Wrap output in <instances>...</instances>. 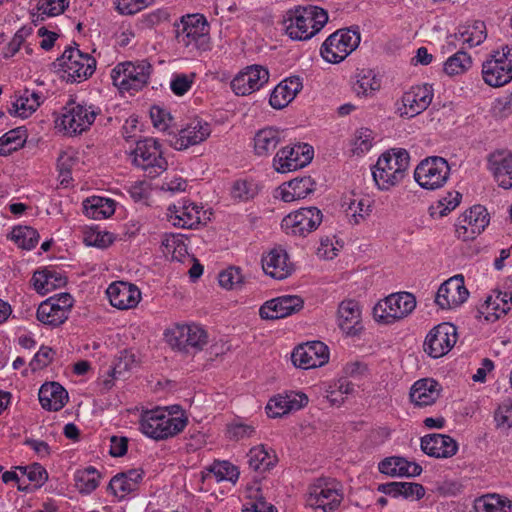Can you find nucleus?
I'll return each mask as SVG.
<instances>
[{
  "mask_svg": "<svg viewBox=\"0 0 512 512\" xmlns=\"http://www.w3.org/2000/svg\"><path fill=\"white\" fill-rule=\"evenodd\" d=\"M69 0H37L34 10L31 12L33 22L44 21L46 18L56 17L65 12L69 7Z\"/></svg>",
  "mask_w": 512,
  "mask_h": 512,
  "instance_id": "47",
  "label": "nucleus"
},
{
  "mask_svg": "<svg viewBox=\"0 0 512 512\" xmlns=\"http://www.w3.org/2000/svg\"><path fill=\"white\" fill-rule=\"evenodd\" d=\"M74 299L69 293H59L40 303L36 318L51 328L59 327L69 317Z\"/></svg>",
  "mask_w": 512,
  "mask_h": 512,
  "instance_id": "15",
  "label": "nucleus"
},
{
  "mask_svg": "<svg viewBox=\"0 0 512 512\" xmlns=\"http://www.w3.org/2000/svg\"><path fill=\"white\" fill-rule=\"evenodd\" d=\"M152 66L146 60L118 63L111 70V79L121 92H135L144 88L149 81Z\"/></svg>",
  "mask_w": 512,
  "mask_h": 512,
  "instance_id": "6",
  "label": "nucleus"
},
{
  "mask_svg": "<svg viewBox=\"0 0 512 512\" xmlns=\"http://www.w3.org/2000/svg\"><path fill=\"white\" fill-rule=\"evenodd\" d=\"M9 238L19 248L31 250L37 245L39 234L36 229L30 226H16L12 229Z\"/></svg>",
  "mask_w": 512,
  "mask_h": 512,
  "instance_id": "51",
  "label": "nucleus"
},
{
  "mask_svg": "<svg viewBox=\"0 0 512 512\" xmlns=\"http://www.w3.org/2000/svg\"><path fill=\"white\" fill-rule=\"evenodd\" d=\"M343 500L341 485L335 479L318 478L308 488L306 503L324 512L336 510Z\"/></svg>",
  "mask_w": 512,
  "mask_h": 512,
  "instance_id": "11",
  "label": "nucleus"
},
{
  "mask_svg": "<svg viewBox=\"0 0 512 512\" xmlns=\"http://www.w3.org/2000/svg\"><path fill=\"white\" fill-rule=\"evenodd\" d=\"M434 91L431 85L412 86L402 96V107H398L401 117L413 118L425 111L432 102Z\"/></svg>",
  "mask_w": 512,
  "mask_h": 512,
  "instance_id": "22",
  "label": "nucleus"
},
{
  "mask_svg": "<svg viewBox=\"0 0 512 512\" xmlns=\"http://www.w3.org/2000/svg\"><path fill=\"white\" fill-rule=\"evenodd\" d=\"M314 155L313 147L307 143L281 148L273 158V167L279 173H288L308 165Z\"/></svg>",
  "mask_w": 512,
  "mask_h": 512,
  "instance_id": "16",
  "label": "nucleus"
},
{
  "mask_svg": "<svg viewBox=\"0 0 512 512\" xmlns=\"http://www.w3.org/2000/svg\"><path fill=\"white\" fill-rule=\"evenodd\" d=\"M257 194V187L254 183L246 180H237L231 188V196L239 201H248Z\"/></svg>",
  "mask_w": 512,
  "mask_h": 512,
  "instance_id": "60",
  "label": "nucleus"
},
{
  "mask_svg": "<svg viewBox=\"0 0 512 512\" xmlns=\"http://www.w3.org/2000/svg\"><path fill=\"white\" fill-rule=\"evenodd\" d=\"M457 329L451 323H441L432 328L426 335L423 348L432 358L446 355L456 344Z\"/></svg>",
  "mask_w": 512,
  "mask_h": 512,
  "instance_id": "18",
  "label": "nucleus"
},
{
  "mask_svg": "<svg viewBox=\"0 0 512 512\" xmlns=\"http://www.w3.org/2000/svg\"><path fill=\"white\" fill-rule=\"evenodd\" d=\"M450 175V167L446 159L431 156L422 160L414 171V179L426 190H436L444 186Z\"/></svg>",
  "mask_w": 512,
  "mask_h": 512,
  "instance_id": "13",
  "label": "nucleus"
},
{
  "mask_svg": "<svg viewBox=\"0 0 512 512\" xmlns=\"http://www.w3.org/2000/svg\"><path fill=\"white\" fill-rule=\"evenodd\" d=\"M303 300L299 296L284 295L266 301L259 309V315L265 320H276L288 317L303 308Z\"/></svg>",
  "mask_w": 512,
  "mask_h": 512,
  "instance_id": "25",
  "label": "nucleus"
},
{
  "mask_svg": "<svg viewBox=\"0 0 512 512\" xmlns=\"http://www.w3.org/2000/svg\"><path fill=\"white\" fill-rule=\"evenodd\" d=\"M440 385L432 378L417 380L410 389V400L418 407L429 406L435 403L440 396Z\"/></svg>",
  "mask_w": 512,
  "mask_h": 512,
  "instance_id": "36",
  "label": "nucleus"
},
{
  "mask_svg": "<svg viewBox=\"0 0 512 512\" xmlns=\"http://www.w3.org/2000/svg\"><path fill=\"white\" fill-rule=\"evenodd\" d=\"M211 134L210 124L202 119H193L175 136L172 146L176 150H185L200 144Z\"/></svg>",
  "mask_w": 512,
  "mask_h": 512,
  "instance_id": "28",
  "label": "nucleus"
},
{
  "mask_svg": "<svg viewBox=\"0 0 512 512\" xmlns=\"http://www.w3.org/2000/svg\"><path fill=\"white\" fill-rule=\"evenodd\" d=\"M25 143L24 132L12 129L0 137V156H6L23 147Z\"/></svg>",
  "mask_w": 512,
  "mask_h": 512,
  "instance_id": "54",
  "label": "nucleus"
},
{
  "mask_svg": "<svg viewBox=\"0 0 512 512\" xmlns=\"http://www.w3.org/2000/svg\"><path fill=\"white\" fill-rule=\"evenodd\" d=\"M143 479L141 469H129L114 475L107 487V490L119 500L124 499L128 494L136 491Z\"/></svg>",
  "mask_w": 512,
  "mask_h": 512,
  "instance_id": "32",
  "label": "nucleus"
},
{
  "mask_svg": "<svg viewBox=\"0 0 512 512\" xmlns=\"http://www.w3.org/2000/svg\"><path fill=\"white\" fill-rule=\"evenodd\" d=\"M131 158L134 166L150 178L159 176L168 166L167 160L163 157L160 142L152 137L138 140L131 151Z\"/></svg>",
  "mask_w": 512,
  "mask_h": 512,
  "instance_id": "5",
  "label": "nucleus"
},
{
  "mask_svg": "<svg viewBox=\"0 0 512 512\" xmlns=\"http://www.w3.org/2000/svg\"><path fill=\"white\" fill-rule=\"evenodd\" d=\"M475 512H512V501L499 494H485L474 500Z\"/></svg>",
  "mask_w": 512,
  "mask_h": 512,
  "instance_id": "46",
  "label": "nucleus"
},
{
  "mask_svg": "<svg viewBox=\"0 0 512 512\" xmlns=\"http://www.w3.org/2000/svg\"><path fill=\"white\" fill-rule=\"evenodd\" d=\"M165 337L173 349L184 353H197L208 343L206 330L195 323L176 324L166 330Z\"/></svg>",
  "mask_w": 512,
  "mask_h": 512,
  "instance_id": "8",
  "label": "nucleus"
},
{
  "mask_svg": "<svg viewBox=\"0 0 512 512\" xmlns=\"http://www.w3.org/2000/svg\"><path fill=\"white\" fill-rule=\"evenodd\" d=\"M469 296L462 275H455L442 283L435 302L441 309H454L463 304Z\"/></svg>",
  "mask_w": 512,
  "mask_h": 512,
  "instance_id": "24",
  "label": "nucleus"
},
{
  "mask_svg": "<svg viewBox=\"0 0 512 512\" xmlns=\"http://www.w3.org/2000/svg\"><path fill=\"white\" fill-rule=\"evenodd\" d=\"M19 469L25 476H27L30 482L34 483L36 487L42 486L48 479L46 469L39 463L19 467Z\"/></svg>",
  "mask_w": 512,
  "mask_h": 512,
  "instance_id": "61",
  "label": "nucleus"
},
{
  "mask_svg": "<svg viewBox=\"0 0 512 512\" xmlns=\"http://www.w3.org/2000/svg\"><path fill=\"white\" fill-rule=\"evenodd\" d=\"M253 141L257 156H269L284 141V131L272 126L265 127L255 133Z\"/></svg>",
  "mask_w": 512,
  "mask_h": 512,
  "instance_id": "37",
  "label": "nucleus"
},
{
  "mask_svg": "<svg viewBox=\"0 0 512 512\" xmlns=\"http://www.w3.org/2000/svg\"><path fill=\"white\" fill-rule=\"evenodd\" d=\"M151 0H115V10L121 15H134L151 5Z\"/></svg>",
  "mask_w": 512,
  "mask_h": 512,
  "instance_id": "59",
  "label": "nucleus"
},
{
  "mask_svg": "<svg viewBox=\"0 0 512 512\" xmlns=\"http://www.w3.org/2000/svg\"><path fill=\"white\" fill-rule=\"evenodd\" d=\"M269 80V71L261 65H251L240 71L231 81L238 96H247L260 90Z\"/></svg>",
  "mask_w": 512,
  "mask_h": 512,
  "instance_id": "21",
  "label": "nucleus"
},
{
  "mask_svg": "<svg viewBox=\"0 0 512 512\" xmlns=\"http://www.w3.org/2000/svg\"><path fill=\"white\" fill-rule=\"evenodd\" d=\"M352 146L353 154L364 155L373 146V132L368 128H360L355 133Z\"/></svg>",
  "mask_w": 512,
  "mask_h": 512,
  "instance_id": "57",
  "label": "nucleus"
},
{
  "mask_svg": "<svg viewBox=\"0 0 512 512\" xmlns=\"http://www.w3.org/2000/svg\"><path fill=\"white\" fill-rule=\"evenodd\" d=\"M112 233L100 230L98 228H90L84 232L83 241L87 246L100 249L109 247L114 242Z\"/></svg>",
  "mask_w": 512,
  "mask_h": 512,
  "instance_id": "55",
  "label": "nucleus"
},
{
  "mask_svg": "<svg viewBox=\"0 0 512 512\" xmlns=\"http://www.w3.org/2000/svg\"><path fill=\"white\" fill-rule=\"evenodd\" d=\"M339 328L346 335H356L362 330L361 309L355 300H344L339 304L337 312Z\"/></svg>",
  "mask_w": 512,
  "mask_h": 512,
  "instance_id": "33",
  "label": "nucleus"
},
{
  "mask_svg": "<svg viewBox=\"0 0 512 512\" xmlns=\"http://www.w3.org/2000/svg\"><path fill=\"white\" fill-rule=\"evenodd\" d=\"M323 214L317 207L300 208L282 219L281 227L291 235L306 236L322 223Z\"/></svg>",
  "mask_w": 512,
  "mask_h": 512,
  "instance_id": "17",
  "label": "nucleus"
},
{
  "mask_svg": "<svg viewBox=\"0 0 512 512\" xmlns=\"http://www.w3.org/2000/svg\"><path fill=\"white\" fill-rule=\"evenodd\" d=\"M410 155L405 149H392L383 153L372 169L373 179L381 190L398 185L406 176Z\"/></svg>",
  "mask_w": 512,
  "mask_h": 512,
  "instance_id": "4",
  "label": "nucleus"
},
{
  "mask_svg": "<svg viewBox=\"0 0 512 512\" xmlns=\"http://www.w3.org/2000/svg\"><path fill=\"white\" fill-rule=\"evenodd\" d=\"M102 475L93 466L77 469L74 472L73 480L75 488L82 495H89L100 485Z\"/></svg>",
  "mask_w": 512,
  "mask_h": 512,
  "instance_id": "45",
  "label": "nucleus"
},
{
  "mask_svg": "<svg viewBox=\"0 0 512 512\" xmlns=\"http://www.w3.org/2000/svg\"><path fill=\"white\" fill-rule=\"evenodd\" d=\"M284 393L278 394L271 398L266 405V413L270 418L281 417L289 413Z\"/></svg>",
  "mask_w": 512,
  "mask_h": 512,
  "instance_id": "63",
  "label": "nucleus"
},
{
  "mask_svg": "<svg viewBox=\"0 0 512 512\" xmlns=\"http://www.w3.org/2000/svg\"><path fill=\"white\" fill-rule=\"evenodd\" d=\"M219 285L225 289H234L242 283V275L239 268L230 267L219 274Z\"/></svg>",
  "mask_w": 512,
  "mask_h": 512,
  "instance_id": "64",
  "label": "nucleus"
},
{
  "mask_svg": "<svg viewBox=\"0 0 512 512\" xmlns=\"http://www.w3.org/2000/svg\"><path fill=\"white\" fill-rule=\"evenodd\" d=\"M61 118L63 128L70 134H81L94 123L101 109L85 102L69 101Z\"/></svg>",
  "mask_w": 512,
  "mask_h": 512,
  "instance_id": "14",
  "label": "nucleus"
},
{
  "mask_svg": "<svg viewBox=\"0 0 512 512\" xmlns=\"http://www.w3.org/2000/svg\"><path fill=\"white\" fill-rule=\"evenodd\" d=\"M262 268L266 275L283 280L291 275L293 264L284 249L273 248L262 257Z\"/></svg>",
  "mask_w": 512,
  "mask_h": 512,
  "instance_id": "30",
  "label": "nucleus"
},
{
  "mask_svg": "<svg viewBox=\"0 0 512 512\" xmlns=\"http://www.w3.org/2000/svg\"><path fill=\"white\" fill-rule=\"evenodd\" d=\"M39 402L43 409L48 411L61 410L68 401V393L57 382L44 383L39 389Z\"/></svg>",
  "mask_w": 512,
  "mask_h": 512,
  "instance_id": "38",
  "label": "nucleus"
},
{
  "mask_svg": "<svg viewBox=\"0 0 512 512\" xmlns=\"http://www.w3.org/2000/svg\"><path fill=\"white\" fill-rule=\"evenodd\" d=\"M416 308V298L409 292H398L380 300L373 308L374 319L382 324H392L410 315Z\"/></svg>",
  "mask_w": 512,
  "mask_h": 512,
  "instance_id": "10",
  "label": "nucleus"
},
{
  "mask_svg": "<svg viewBox=\"0 0 512 512\" xmlns=\"http://www.w3.org/2000/svg\"><path fill=\"white\" fill-rule=\"evenodd\" d=\"M353 83V91L358 96H367L380 88V80L370 69L358 70Z\"/></svg>",
  "mask_w": 512,
  "mask_h": 512,
  "instance_id": "50",
  "label": "nucleus"
},
{
  "mask_svg": "<svg viewBox=\"0 0 512 512\" xmlns=\"http://www.w3.org/2000/svg\"><path fill=\"white\" fill-rule=\"evenodd\" d=\"M247 458L249 467L258 472L270 470L278 461L275 451L264 444L252 447Z\"/></svg>",
  "mask_w": 512,
  "mask_h": 512,
  "instance_id": "43",
  "label": "nucleus"
},
{
  "mask_svg": "<svg viewBox=\"0 0 512 512\" xmlns=\"http://www.w3.org/2000/svg\"><path fill=\"white\" fill-rule=\"evenodd\" d=\"M187 417L174 414L163 408L147 410L141 414L140 431L147 437L156 440H166L182 432L187 426Z\"/></svg>",
  "mask_w": 512,
  "mask_h": 512,
  "instance_id": "2",
  "label": "nucleus"
},
{
  "mask_svg": "<svg viewBox=\"0 0 512 512\" xmlns=\"http://www.w3.org/2000/svg\"><path fill=\"white\" fill-rule=\"evenodd\" d=\"M472 65V59L469 54L459 50L450 56L444 63V71L450 76L459 75L466 72Z\"/></svg>",
  "mask_w": 512,
  "mask_h": 512,
  "instance_id": "53",
  "label": "nucleus"
},
{
  "mask_svg": "<svg viewBox=\"0 0 512 512\" xmlns=\"http://www.w3.org/2000/svg\"><path fill=\"white\" fill-rule=\"evenodd\" d=\"M209 471L214 474L216 481H230L235 483L239 478L238 468L228 461H218L209 467Z\"/></svg>",
  "mask_w": 512,
  "mask_h": 512,
  "instance_id": "56",
  "label": "nucleus"
},
{
  "mask_svg": "<svg viewBox=\"0 0 512 512\" xmlns=\"http://www.w3.org/2000/svg\"><path fill=\"white\" fill-rule=\"evenodd\" d=\"M487 169L499 187L512 189V152L495 150L487 156Z\"/></svg>",
  "mask_w": 512,
  "mask_h": 512,
  "instance_id": "26",
  "label": "nucleus"
},
{
  "mask_svg": "<svg viewBox=\"0 0 512 512\" xmlns=\"http://www.w3.org/2000/svg\"><path fill=\"white\" fill-rule=\"evenodd\" d=\"M110 304L119 310L135 308L141 300V291L132 283L116 281L106 290Z\"/></svg>",
  "mask_w": 512,
  "mask_h": 512,
  "instance_id": "27",
  "label": "nucleus"
},
{
  "mask_svg": "<svg viewBox=\"0 0 512 512\" xmlns=\"http://www.w3.org/2000/svg\"><path fill=\"white\" fill-rule=\"evenodd\" d=\"M328 22L325 9L314 6H295L286 11L283 27L286 35L297 41H306L318 34Z\"/></svg>",
  "mask_w": 512,
  "mask_h": 512,
  "instance_id": "1",
  "label": "nucleus"
},
{
  "mask_svg": "<svg viewBox=\"0 0 512 512\" xmlns=\"http://www.w3.org/2000/svg\"><path fill=\"white\" fill-rule=\"evenodd\" d=\"M115 200L101 196H91L83 201L84 214L95 220L109 218L115 213Z\"/></svg>",
  "mask_w": 512,
  "mask_h": 512,
  "instance_id": "44",
  "label": "nucleus"
},
{
  "mask_svg": "<svg viewBox=\"0 0 512 512\" xmlns=\"http://www.w3.org/2000/svg\"><path fill=\"white\" fill-rule=\"evenodd\" d=\"M482 77L491 87H501L512 80V47L494 51L482 64Z\"/></svg>",
  "mask_w": 512,
  "mask_h": 512,
  "instance_id": "12",
  "label": "nucleus"
},
{
  "mask_svg": "<svg viewBox=\"0 0 512 512\" xmlns=\"http://www.w3.org/2000/svg\"><path fill=\"white\" fill-rule=\"evenodd\" d=\"M462 195L457 191H450L444 197L440 198L437 203L430 207L432 217H444L454 210L461 201Z\"/></svg>",
  "mask_w": 512,
  "mask_h": 512,
  "instance_id": "52",
  "label": "nucleus"
},
{
  "mask_svg": "<svg viewBox=\"0 0 512 512\" xmlns=\"http://www.w3.org/2000/svg\"><path fill=\"white\" fill-rule=\"evenodd\" d=\"M378 469L381 473L392 477H415L422 472L420 465L402 457L386 458L379 463Z\"/></svg>",
  "mask_w": 512,
  "mask_h": 512,
  "instance_id": "39",
  "label": "nucleus"
},
{
  "mask_svg": "<svg viewBox=\"0 0 512 512\" xmlns=\"http://www.w3.org/2000/svg\"><path fill=\"white\" fill-rule=\"evenodd\" d=\"M203 207L189 200L178 201L167 209V219L175 227L193 229L201 223Z\"/></svg>",
  "mask_w": 512,
  "mask_h": 512,
  "instance_id": "23",
  "label": "nucleus"
},
{
  "mask_svg": "<svg viewBox=\"0 0 512 512\" xmlns=\"http://www.w3.org/2000/svg\"><path fill=\"white\" fill-rule=\"evenodd\" d=\"M43 100L44 96L41 92L24 88L14 93L8 111L13 116L25 119L39 108Z\"/></svg>",
  "mask_w": 512,
  "mask_h": 512,
  "instance_id": "29",
  "label": "nucleus"
},
{
  "mask_svg": "<svg viewBox=\"0 0 512 512\" xmlns=\"http://www.w3.org/2000/svg\"><path fill=\"white\" fill-rule=\"evenodd\" d=\"M210 26L202 14H187L176 25L175 39L187 54L210 50Z\"/></svg>",
  "mask_w": 512,
  "mask_h": 512,
  "instance_id": "3",
  "label": "nucleus"
},
{
  "mask_svg": "<svg viewBox=\"0 0 512 512\" xmlns=\"http://www.w3.org/2000/svg\"><path fill=\"white\" fill-rule=\"evenodd\" d=\"M302 88L303 83L299 76L287 77L272 90L269 104L274 109H282L296 97Z\"/></svg>",
  "mask_w": 512,
  "mask_h": 512,
  "instance_id": "34",
  "label": "nucleus"
},
{
  "mask_svg": "<svg viewBox=\"0 0 512 512\" xmlns=\"http://www.w3.org/2000/svg\"><path fill=\"white\" fill-rule=\"evenodd\" d=\"M382 491L392 497H415L421 499L425 495V489L421 484L411 482H392L382 486Z\"/></svg>",
  "mask_w": 512,
  "mask_h": 512,
  "instance_id": "49",
  "label": "nucleus"
},
{
  "mask_svg": "<svg viewBox=\"0 0 512 512\" xmlns=\"http://www.w3.org/2000/svg\"><path fill=\"white\" fill-rule=\"evenodd\" d=\"M421 449L430 457L450 458L457 453L458 444L449 435L434 433L421 438Z\"/></svg>",
  "mask_w": 512,
  "mask_h": 512,
  "instance_id": "31",
  "label": "nucleus"
},
{
  "mask_svg": "<svg viewBox=\"0 0 512 512\" xmlns=\"http://www.w3.org/2000/svg\"><path fill=\"white\" fill-rule=\"evenodd\" d=\"M31 282L39 294L45 295L54 289L65 286L67 278L55 269H43L34 272Z\"/></svg>",
  "mask_w": 512,
  "mask_h": 512,
  "instance_id": "40",
  "label": "nucleus"
},
{
  "mask_svg": "<svg viewBox=\"0 0 512 512\" xmlns=\"http://www.w3.org/2000/svg\"><path fill=\"white\" fill-rule=\"evenodd\" d=\"M195 74L174 73L170 80V89L177 96H183L192 87Z\"/></svg>",
  "mask_w": 512,
  "mask_h": 512,
  "instance_id": "58",
  "label": "nucleus"
},
{
  "mask_svg": "<svg viewBox=\"0 0 512 512\" xmlns=\"http://www.w3.org/2000/svg\"><path fill=\"white\" fill-rule=\"evenodd\" d=\"M294 366L301 369L317 368L329 361V349L321 341H312L296 347L291 355Z\"/></svg>",
  "mask_w": 512,
  "mask_h": 512,
  "instance_id": "20",
  "label": "nucleus"
},
{
  "mask_svg": "<svg viewBox=\"0 0 512 512\" xmlns=\"http://www.w3.org/2000/svg\"><path fill=\"white\" fill-rule=\"evenodd\" d=\"M373 200L369 195H354L346 209L347 217L353 224H359L372 211Z\"/></svg>",
  "mask_w": 512,
  "mask_h": 512,
  "instance_id": "48",
  "label": "nucleus"
},
{
  "mask_svg": "<svg viewBox=\"0 0 512 512\" xmlns=\"http://www.w3.org/2000/svg\"><path fill=\"white\" fill-rule=\"evenodd\" d=\"M454 40L462 45L472 48L480 45L487 37V30L483 21H472L459 27L458 32L453 35Z\"/></svg>",
  "mask_w": 512,
  "mask_h": 512,
  "instance_id": "41",
  "label": "nucleus"
},
{
  "mask_svg": "<svg viewBox=\"0 0 512 512\" xmlns=\"http://www.w3.org/2000/svg\"><path fill=\"white\" fill-rule=\"evenodd\" d=\"M489 221L487 209L482 205H474L458 218L456 236L463 241L472 240L484 231Z\"/></svg>",
  "mask_w": 512,
  "mask_h": 512,
  "instance_id": "19",
  "label": "nucleus"
},
{
  "mask_svg": "<svg viewBox=\"0 0 512 512\" xmlns=\"http://www.w3.org/2000/svg\"><path fill=\"white\" fill-rule=\"evenodd\" d=\"M255 433V427L243 423L241 421H235L228 425L227 435L231 440H241L251 437Z\"/></svg>",
  "mask_w": 512,
  "mask_h": 512,
  "instance_id": "62",
  "label": "nucleus"
},
{
  "mask_svg": "<svg viewBox=\"0 0 512 512\" xmlns=\"http://www.w3.org/2000/svg\"><path fill=\"white\" fill-rule=\"evenodd\" d=\"M512 309V295L508 292L493 290L481 306V313L488 321H496Z\"/></svg>",
  "mask_w": 512,
  "mask_h": 512,
  "instance_id": "35",
  "label": "nucleus"
},
{
  "mask_svg": "<svg viewBox=\"0 0 512 512\" xmlns=\"http://www.w3.org/2000/svg\"><path fill=\"white\" fill-rule=\"evenodd\" d=\"M57 65L62 71V77L71 83H80L90 78L96 69V60L88 53L78 48H66Z\"/></svg>",
  "mask_w": 512,
  "mask_h": 512,
  "instance_id": "9",
  "label": "nucleus"
},
{
  "mask_svg": "<svg viewBox=\"0 0 512 512\" xmlns=\"http://www.w3.org/2000/svg\"><path fill=\"white\" fill-rule=\"evenodd\" d=\"M315 190V182L310 176L295 178L284 184L280 196L284 202L304 199Z\"/></svg>",
  "mask_w": 512,
  "mask_h": 512,
  "instance_id": "42",
  "label": "nucleus"
},
{
  "mask_svg": "<svg viewBox=\"0 0 512 512\" xmlns=\"http://www.w3.org/2000/svg\"><path fill=\"white\" fill-rule=\"evenodd\" d=\"M361 34L358 26L339 29L323 42L320 54L328 63H340L360 44Z\"/></svg>",
  "mask_w": 512,
  "mask_h": 512,
  "instance_id": "7",
  "label": "nucleus"
}]
</instances>
